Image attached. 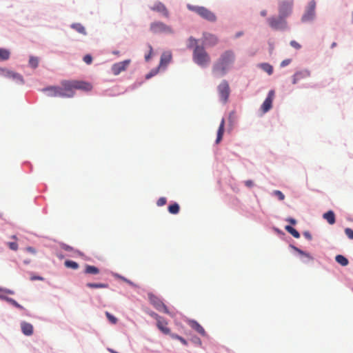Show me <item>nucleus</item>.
Masks as SVG:
<instances>
[{
    "instance_id": "obj_23",
    "label": "nucleus",
    "mask_w": 353,
    "mask_h": 353,
    "mask_svg": "<svg viewBox=\"0 0 353 353\" xmlns=\"http://www.w3.org/2000/svg\"><path fill=\"white\" fill-rule=\"evenodd\" d=\"M172 59V53L170 52H165L161 57L160 65H166Z\"/></svg>"
},
{
    "instance_id": "obj_25",
    "label": "nucleus",
    "mask_w": 353,
    "mask_h": 353,
    "mask_svg": "<svg viewBox=\"0 0 353 353\" xmlns=\"http://www.w3.org/2000/svg\"><path fill=\"white\" fill-rule=\"evenodd\" d=\"M336 261L342 266H346L349 263L348 259L341 254H338L335 257Z\"/></svg>"
},
{
    "instance_id": "obj_47",
    "label": "nucleus",
    "mask_w": 353,
    "mask_h": 353,
    "mask_svg": "<svg viewBox=\"0 0 353 353\" xmlns=\"http://www.w3.org/2000/svg\"><path fill=\"white\" fill-rule=\"evenodd\" d=\"M290 63H291V59H285V60H283V61L281 63V67H282V68L285 67V66H287L288 65H289Z\"/></svg>"
},
{
    "instance_id": "obj_20",
    "label": "nucleus",
    "mask_w": 353,
    "mask_h": 353,
    "mask_svg": "<svg viewBox=\"0 0 353 353\" xmlns=\"http://www.w3.org/2000/svg\"><path fill=\"white\" fill-rule=\"evenodd\" d=\"M189 325L201 335L203 336L207 335L204 328L197 321L194 320L190 321Z\"/></svg>"
},
{
    "instance_id": "obj_33",
    "label": "nucleus",
    "mask_w": 353,
    "mask_h": 353,
    "mask_svg": "<svg viewBox=\"0 0 353 353\" xmlns=\"http://www.w3.org/2000/svg\"><path fill=\"white\" fill-rule=\"evenodd\" d=\"M293 248L294 249V250L296 252H297L299 254L302 255V256H305L306 258H307L309 260H313V258L312 256L309 254V253H306L305 252H303V250H300L299 248H296V247H293Z\"/></svg>"
},
{
    "instance_id": "obj_10",
    "label": "nucleus",
    "mask_w": 353,
    "mask_h": 353,
    "mask_svg": "<svg viewBox=\"0 0 353 353\" xmlns=\"http://www.w3.org/2000/svg\"><path fill=\"white\" fill-rule=\"evenodd\" d=\"M0 76L12 79L15 81L17 83L23 84L24 83V80L23 77L17 72H14L12 70H8L6 68H0Z\"/></svg>"
},
{
    "instance_id": "obj_55",
    "label": "nucleus",
    "mask_w": 353,
    "mask_h": 353,
    "mask_svg": "<svg viewBox=\"0 0 353 353\" xmlns=\"http://www.w3.org/2000/svg\"><path fill=\"white\" fill-rule=\"evenodd\" d=\"M155 73H156V72H154V73L150 72V73L146 75V79H150V77H152V76H154Z\"/></svg>"
},
{
    "instance_id": "obj_9",
    "label": "nucleus",
    "mask_w": 353,
    "mask_h": 353,
    "mask_svg": "<svg viewBox=\"0 0 353 353\" xmlns=\"http://www.w3.org/2000/svg\"><path fill=\"white\" fill-rule=\"evenodd\" d=\"M270 26L274 30H283L287 26V23L285 18L281 16L278 17H270L268 19Z\"/></svg>"
},
{
    "instance_id": "obj_21",
    "label": "nucleus",
    "mask_w": 353,
    "mask_h": 353,
    "mask_svg": "<svg viewBox=\"0 0 353 353\" xmlns=\"http://www.w3.org/2000/svg\"><path fill=\"white\" fill-rule=\"evenodd\" d=\"M224 129H225V119H222L220 125L218 129V132H217V137L216 139V144L219 143L220 141L222 140L223 135L224 133Z\"/></svg>"
},
{
    "instance_id": "obj_35",
    "label": "nucleus",
    "mask_w": 353,
    "mask_h": 353,
    "mask_svg": "<svg viewBox=\"0 0 353 353\" xmlns=\"http://www.w3.org/2000/svg\"><path fill=\"white\" fill-rule=\"evenodd\" d=\"M6 301L10 303L13 306L20 309V310H24V307L19 304L15 300H14L12 298H6Z\"/></svg>"
},
{
    "instance_id": "obj_54",
    "label": "nucleus",
    "mask_w": 353,
    "mask_h": 353,
    "mask_svg": "<svg viewBox=\"0 0 353 353\" xmlns=\"http://www.w3.org/2000/svg\"><path fill=\"white\" fill-rule=\"evenodd\" d=\"M182 344H183L184 345H188V342L185 339H184L183 337H181L179 340Z\"/></svg>"
},
{
    "instance_id": "obj_22",
    "label": "nucleus",
    "mask_w": 353,
    "mask_h": 353,
    "mask_svg": "<svg viewBox=\"0 0 353 353\" xmlns=\"http://www.w3.org/2000/svg\"><path fill=\"white\" fill-rule=\"evenodd\" d=\"M323 217L327 221L329 224L333 225L335 223V214L333 211L329 210L328 212L324 213L323 214Z\"/></svg>"
},
{
    "instance_id": "obj_48",
    "label": "nucleus",
    "mask_w": 353,
    "mask_h": 353,
    "mask_svg": "<svg viewBox=\"0 0 353 353\" xmlns=\"http://www.w3.org/2000/svg\"><path fill=\"white\" fill-rule=\"evenodd\" d=\"M245 185L248 188H252L254 185V182L252 180H247L245 181Z\"/></svg>"
},
{
    "instance_id": "obj_44",
    "label": "nucleus",
    "mask_w": 353,
    "mask_h": 353,
    "mask_svg": "<svg viewBox=\"0 0 353 353\" xmlns=\"http://www.w3.org/2000/svg\"><path fill=\"white\" fill-rule=\"evenodd\" d=\"M9 248L12 250H17L18 249V244L16 242H9L8 243Z\"/></svg>"
},
{
    "instance_id": "obj_24",
    "label": "nucleus",
    "mask_w": 353,
    "mask_h": 353,
    "mask_svg": "<svg viewBox=\"0 0 353 353\" xmlns=\"http://www.w3.org/2000/svg\"><path fill=\"white\" fill-rule=\"evenodd\" d=\"M99 269L95 266L86 265L84 272L88 274H97L99 273Z\"/></svg>"
},
{
    "instance_id": "obj_46",
    "label": "nucleus",
    "mask_w": 353,
    "mask_h": 353,
    "mask_svg": "<svg viewBox=\"0 0 353 353\" xmlns=\"http://www.w3.org/2000/svg\"><path fill=\"white\" fill-rule=\"evenodd\" d=\"M290 46L297 50L300 49L301 46L296 41H291Z\"/></svg>"
},
{
    "instance_id": "obj_27",
    "label": "nucleus",
    "mask_w": 353,
    "mask_h": 353,
    "mask_svg": "<svg viewBox=\"0 0 353 353\" xmlns=\"http://www.w3.org/2000/svg\"><path fill=\"white\" fill-rule=\"evenodd\" d=\"M285 229L286 231H288L290 234H292L294 238H299L300 237V234L299 232L295 230L294 228H292V226L290 225H286L285 227Z\"/></svg>"
},
{
    "instance_id": "obj_52",
    "label": "nucleus",
    "mask_w": 353,
    "mask_h": 353,
    "mask_svg": "<svg viewBox=\"0 0 353 353\" xmlns=\"http://www.w3.org/2000/svg\"><path fill=\"white\" fill-rule=\"evenodd\" d=\"M286 221L292 225H295L296 223V221L293 218H288Z\"/></svg>"
},
{
    "instance_id": "obj_32",
    "label": "nucleus",
    "mask_w": 353,
    "mask_h": 353,
    "mask_svg": "<svg viewBox=\"0 0 353 353\" xmlns=\"http://www.w3.org/2000/svg\"><path fill=\"white\" fill-rule=\"evenodd\" d=\"M64 265L66 268L73 270H77L79 268V264L77 262L70 260L65 261Z\"/></svg>"
},
{
    "instance_id": "obj_16",
    "label": "nucleus",
    "mask_w": 353,
    "mask_h": 353,
    "mask_svg": "<svg viewBox=\"0 0 353 353\" xmlns=\"http://www.w3.org/2000/svg\"><path fill=\"white\" fill-rule=\"evenodd\" d=\"M151 10L161 13L165 17H169V12L165 5L161 2H157L151 7Z\"/></svg>"
},
{
    "instance_id": "obj_6",
    "label": "nucleus",
    "mask_w": 353,
    "mask_h": 353,
    "mask_svg": "<svg viewBox=\"0 0 353 353\" xmlns=\"http://www.w3.org/2000/svg\"><path fill=\"white\" fill-rule=\"evenodd\" d=\"M218 92L221 100L227 103L230 93V88L228 82L223 80L217 87Z\"/></svg>"
},
{
    "instance_id": "obj_28",
    "label": "nucleus",
    "mask_w": 353,
    "mask_h": 353,
    "mask_svg": "<svg viewBox=\"0 0 353 353\" xmlns=\"http://www.w3.org/2000/svg\"><path fill=\"white\" fill-rule=\"evenodd\" d=\"M10 53L9 50L4 48H0V60H8L10 58Z\"/></svg>"
},
{
    "instance_id": "obj_30",
    "label": "nucleus",
    "mask_w": 353,
    "mask_h": 353,
    "mask_svg": "<svg viewBox=\"0 0 353 353\" xmlns=\"http://www.w3.org/2000/svg\"><path fill=\"white\" fill-rule=\"evenodd\" d=\"M87 287L90 288H108V284L107 283H88L86 284Z\"/></svg>"
},
{
    "instance_id": "obj_37",
    "label": "nucleus",
    "mask_w": 353,
    "mask_h": 353,
    "mask_svg": "<svg viewBox=\"0 0 353 353\" xmlns=\"http://www.w3.org/2000/svg\"><path fill=\"white\" fill-rule=\"evenodd\" d=\"M272 194L277 196L280 201H283L285 199V195L280 190H274Z\"/></svg>"
},
{
    "instance_id": "obj_43",
    "label": "nucleus",
    "mask_w": 353,
    "mask_h": 353,
    "mask_svg": "<svg viewBox=\"0 0 353 353\" xmlns=\"http://www.w3.org/2000/svg\"><path fill=\"white\" fill-rule=\"evenodd\" d=\"M167 202V200L165 197H161L158 199L157 204L158 206H163Z\"/></svg>"
},
{
    "instance_id": "obj_60",
    "label": "nucleus",
    "mask_w": 353,
    "mask_h": 353,
    "mask_svg": "<svg viewBox=\"0 0 353 353\" xmlns=\"http://www.w3.org/2000/svg\"><path fill=\"white\" fill-rule=\"evenodd\" d=\"M8 293L10 294H12L14 292L11 290H8L7 291Z\"/></svg>"
},
{
    "instance_id": "obj_8",
    "label": "nucleus",
    "mask_w": 353,
    "mask_h": 353,
    "mask_svg": "<svg viewBox=\"0 0 353 353\" xmlns=\"http://www.w3.org/2000/svg\"><path fill=\"white\" fill-rule=\"evenodd\" d=\"M148 299L150 303L159 311L163 312L164 313L169 314V311L166 305L163 301L156 295L149 293Z\"/></svg>"
},
{
    "instance_id": "obj_1",
    "label": "nucleus",
    "mask_w": 353,
    "mask_h": 353,
    "mask_svg": "<svg viewBox=\"0 0 353 353\" xmlns=\"http://www.w3.org/2000/svg\"><path fill=\"white\" fill-rule=\"evenodd\" d=\"M234 51L229 50L223 52L212 66V72L217 77L224 76L235 61Z\"/></svg>"
},
{
    "instance_id": "obj_36",
    "label": "nucleus",
    "mask_w": 353,
    "mask_h": 353,
    "mask_svg": "<svg viewBox=\"0 0 353 353\" xmlns=\"http://www.w3.org/2000/svg\"><path fill=\"white\" fill-rule=\"evenodd\" d=\"M105 316L111 323L116 324L117 323V319L110 312H105Z\"/></svg>"
},
{
    "instance_id": "obj_5",
    "label": "nucleus",
    "mask_w": 353,
    "mask_h": 353,
    "mask_svg": "<svg viewBox=\"0 0 353 353\" xmlns=\"http://www.w3.org/2000/svg\"><path fill=\"white\" fill-rule=\"evenodd\" d=\"M150 31L154 34H172L174 33L173 29L161 21H154L150 24Z\"/></svg>"
},
{
    "instance_id": "obj_57",
    "label": "nucleus",
    "mask_w": 353,
    "mask_h": 353,
    "mask_svg": "<svg viewBox=\"0 0 353 353\" xmlns=\"http://www.w3.org/2000/svg\"><path fill=\"white\" fill-rule=\"evenodd\" d=\"M27 250L30 252H34V249L31 247L28 248Z\"/></svg>"
},
{
    "instance_id": "obj_4",
    "label": "nucleus",
    "mask_w": 353,
    "mask_h": 353,
    "mask_svg": "<svg viewBox=\"0 0 353 353\" xmlns=\"http://www.w3.org/2000/svg\"><path fill=\"white\" fill-rule=\"evenodd\" d=\"M188 8L190 10L196 12L201 17H202L203 19H204L208 21L214 22L216 20V17L215 14L205 7L196 6H192V5L188 4Z\"/></svg>"
},
{
    "instance_id": "obj_45",
    "label": "nucleus",
    "mask_w": 353,
    "mask_h": 353,
    "mask_svg": "<svg viewBox=\"0 0 353 353\" xmlns=\"http://www.w3.org/2000/svg\"><path fill=\"white\" fill-rule=\"evenodd\" d=\"M148 48H149V53H148V54H146L145 56V59L146 61L150 60V59L151 57V55L152 54V46L149 44L148 45Z\"/></svg>"
},
{
    "instance_id": "obj_12",
    "label": "nucleus",
    "mask_w": 353,
    "mask_h": 353,
    "mask_svg": "<svg viewBox=\"0 0 353 353\" xmlns=\"http://www.w3.org/2000/svg\"><path fill=\"white\" fill-rule=\"evenodd\" d=\"M131 63L130 59H126L125 61L116 63L112 65L111 70L114 75H118L121 72H124L127 70Z\"/></svg>"
},
{
    "instance_id": "obj_34",
    "label": "nucleus",
    "mask_w": 353,
    "mask_h": 353,
    "mask_svg": "<svg viewBox=\"0 0 353 353\" xmlns=\"http://www.w3.org/2000/svg\"><path fill=\"white\" fill-rule=\"evenodd\" d=\"M29 64L32 68H36L39 64L38 59L34 57H30V58L29 59Z\"/></svg>"
},
{
    "instance_id": "obj_53",
    "label": "nucleus",
    "mask_w": 353,
    "mask_h": 353,
    "mask_svg": "<svg viewBox=\"0 0 353 353\" xmlns=\"http://www.w3.org/2000/svg\"><path fill=\"white\" fill-rule=\"evenodd\" d=\"M170 335V336L172 337V339H177V340H179V339L181 337L176 334H169Z\"/></svg>"
},
{
    "instance_id": "obj_11",
    "label": "nucleus",
    "mask_w": 353,
    "mask_h": 353,
    "mask_svg": "<svg viewBox=\"0 0 353 353\" xmlns=\"http://www.w3.org/2000/svg\"><path fill=\"white\" fill-rule=\"evenodd\" d=\"M316 2L311 0L307 6L305 12L303 15L301 20L303 22H307L314 19L315 17Z\"/></svg>"
},
{
    "instance_id": "obj_19",
    "label": "nucleus",
    "mask_w": 353,
    "mask_h": 353,
    "mask_svg": "<svg viewBox=\"0 0 353 353\" xmlns=\"http://www.w3.org/2000/svg\"><path fill=\"white\" fill-rule=\"evenodd\" d=\"M21 331L26 336H31L33 334V326L30 323L23 321L21 323Z\"/></svg>"
},
{
    "instance_id": "obj_14",
    "label": "nucleus",
    "mask_w": 353,
    "mask_h": 353,
    "mask_svg": "<svg viewBox=\"0 0 353 353\" xmlns=\"http://www.w3.org/2000/svg\"><path fill=\"white\" fill-rule=\"evenodd\" d=\"M44 90L49 92L48 96L50 97H59L65 98L64 92H63V89L61 86H51L48 88H46Z\"/></svg>"
},
{
    "instance_id": "obj_13",
    "label": "nucleus",
    "mask_w": 353,
    "mask_h": 353,
    "mask_svg": "<svg viewBox=\"0 0 353 353\" xmlns=\"http://www.w3.org/2000/svg\"><path fill=\"white\" fill-rule=\"evenodd\" d=\"M274 96L275 92L274 90L269 91L268 97H266L261 107V109L263 113L268 112L272 108Z\"/></svg>"
},
{
    "instance_id": "obj_40",
    "label": "nucleus",
    "mask_w": 353,
    "mask_h": 353,
    "mask_svg": "<svg viewBox=\"0 0 353 353\" xmlns=\"http://www.w3.org/2000/svg\"><path fill=\"white\" fill-rule=\"evenodd\" d=\"M345 233L349 239H353V230H352L351 228H345Z\"/></svg>"
},
{
    "instance_id": "obj_39",
    "label": "nucleus",
    "mask_w": 353,
    "mask_h": 353,
    "mask_svg": "<svg viewBox=\"0 0 353 353\" xmlns=\"http://www.w3.org/2000/svg\"><path fill=\"white\" fill-rule=\"evenodd\" d=\"M191 341L194 344H195L196 345L199 346V347H201V345H202V342H201V339L199 337H197V336L192 337L191 339Z\"/></svg>"
},
{
    "instance_id": "obj_17",
    "label": "nucleus",
    "mask_w": 353,
    "mask_h": 353,
    "mask_svg": "<svg viewBox=\"0 0 353 353\" xmlns=\"http://www.w3.org/2000/svg\"><path fill=\"white\" fill-rule=\"evenodd\" d=\"M203 43L208 46H214L218 43V39L214 34L210 33H204Z\"/></svg>"
},
{
    "instance_id": "obj_49",
    "label": "nucleus",
    "mask_w": 353,
    "mask_h": 353,
    "mask_svg": "<svg viewBox=\"0 0 353 353\" xmlns=\"http://www.w3.org/2000/svg\"><path fill=\"white\" fill-rule=\"evenodd\" d=\"M30 280L31 281H35V280H39V281H43V278L40 276H32L30 277Z\"/></svg>"
},
{
    "instance_id": "obj_18",
    "label": "nucleus",
    "mask_w": 353,
    "mask_h": 353,
    "mask_svg": "<svg viewBox=\"0 0 353 353\" xmlns=\"http://www.w3.org/2000/svg\"><path fill=\"white\" fill-rule=\"evenodd\" d=\"M168 321L163 317L157 321L158 329L165 334H170V330L168 327Z\"/></svg>"
},
{
    "instance_id": "obj_42",
    "label": "nucleus",
    "mask_w": 353,
    "mask_h": 353,
    "mask_svg": "<svg viewBox=\"0 0 353 353\" xmlns=\"http://www.w3.org/2000/svg\"><path fill=\"white\" fill-rule=\"evenodd\" d=\"M117 277L120 279H121L122 281H123L124 282L127 283L128 284L130 285L131 286H133V287H135L136 285L132 282L131 281L128 280V279L122 276H119L118 275Z\"/></svg>"
},
{
    "instance_id": "obj_3",
    "label": "nucleus",
    "mask_w": 353,
    "mask_h": 353,
    "mask_svg": "<svg viewBox=\"0 0 353 353\" xmlns=\"http://www.w3.org/2000/svg\"><path fill=\"white\" fill-rule=\"evenodd\" d=\"M192 57L194 61L200 66L205 67L210 63V57L203 46H196Z\"/></svg>"
},
{
    "instance_id": "obj_2",
    "label": "nucleus",
    "mask_w": 353,
    "mask_h": 353,
    "mask_svg": "<svg viewBox=\"0 0 353 353\" xmlns=\"http://www.w3.org/2000/svg\"><path fill=\"white\" fill-rule=\"evenodd\" d=\"M61 84L65 98L74 97L75 90L89 91L92 89L91 84L82 81H63Z\"/></svg>"
},
{
    "instance_id": "obj_31",
    "label": "nucleus",
    "mask_w": 353,
    "mask_h": 353,
    "mask_svg": "<svg viewBox=\"0 0 353 353\" xmlns=\"http://www.w3.org/2000/svg\"><path fill=\"white\" fill-rule=\"evenodd\" d=\"M179 209H180L179 205L176 203L170 205L168 207L169 212L171 214H178L179 212Z\"/></svg>"
},
{
    "instance_id": "obj_59",
    "label": "nucleus",
    "mask_w": 353,
    "mask_h": 353,
    "mask_svg": "<svg viewBox=\"0 0 353 353\" xmlns=\"http://www.w3.org/2000/svg\"><path fill=\"white\" fill-rule=\"evenodd\" d=\"M336 42H333V43H332V45H331V48H334V47H336Z\"/></svg>"
},
{
    "instance_id": "obj_38",
    "label": "nucleus",
    "mask_w": 353,
    "mask_h": 353,
    "mask_svg": "<svg viewBox=\"0 0 353 353\" xmlns=\"http://www.w3.org/2000/svg\"><path fill=\"white\" fill-rule=\"evenodd\" d=\"M189 43H188V48H192L194 46V48L198 46L197 45V40L195 39L193 37H190L189 38V40H188Z\"/></svg>"
},
{
    "instance_id": "obj_15",
    "label": "nucleus",
    "mask_w": 353,
    "mask_h": 353,
    "mask_svg": "<svg viewBox=\"0 0 353 353\" xmlns=\"http://www.w3.org/2000/svg\"><path fill=\"white\" fill-rule=\"evenodd\" d=\"M310 76V72L308 70H303L296 72L292 77V83L296 84L299 81L306 79Z\"/></svg>"
},
{
    "instance_id": "obj_58",
    "label": "nucleus",
    "mask_w": 353,
    "mask_h": 353,
    "mask_svg": "<svg viewBox=\"0 0 353 353\" xmlns=\"http://www.w3.org/2000/svg\"><path fill=\"white\" fill-rule=\"evenodd\" d=\"M242 34H243V33L241 32H239L236 33V37H239L241 36Z\"/></svg>"
},
{
    "instance_id": "obj_61",
    "label": "nucleus",
    "mask_w": 353,
    "mask_h": 353,
    "mask_svg": "<svg viewBox=\"0 0 353 353\" xmlns=\"http://www.w3.org/2000/svg\"><path fill=\"white\" fill-rule=\"evenodd\" d=\"M115 54H119V52H114Z\"/></svg>"
},
{
    "instance_id": "obj_7",
    "label": "nucleus",
    "mask_w": 353,
    "mask_h": 353,
    "mask_svg": "<svg viewBox=\"0 0 353 353\" xmlns=\"http://www.w3.org/2000/svg\"><path fill=\"white\" fill-rule=\"evenodd\" d=\"M293 1L285 0L279 3V14L283 18L288 17L292 12Z\"/></svg>"
},
{
    "instance_id": "obj_26",
    "label": "nucleus",
    "mask_w": 353,
    "mask_h": 353,
    "mask_svg": "<svg viewBox=\"0 0 353 353\" xmlns=\"http://www.w3.org/2000/svg\"><path fill=\"white\" fill-rule=\"evenodd\" d=\"M71 28L82 34H86L85 29L81 23H72Z\"/></svg>"
},
{
    "instance_id": "obj_41",
    "label": "nucleus",
    "mask_w": 353,
    "mask_h": 353,
    "mask_svg": "<svg viewBox=\"0 0 353 353\" xmlns=\"http://www.w3.org/2000/svg\"><path fill=\"white\" fill-rule=\"evenodd\" d=\"M83 61L87 64H91L92 61V57L90 54H86L83 57Z\"/></svg>"
},
{
    "instance_id": "obj_56",
    "label": "nucleus",
    "mask_w": 353,
    "mask_h": 353,
    "mask_svg": "<svg viewBox=\"0 0 353 353\" xmlns=\"http://www.w3.org/2000/svg\"><path fill=\"white\" fill-rule=\"evenodd\" d=\"M261 15L263 16V17H265L267 15V11L266 10H262L261 12Z\"/></svg>"
},
{
    "instance_id": "obj_29",
    "label": "nucleus",
    "mask_w": 353,
    "mask_h": 353,
    "mask_svg": "<svg viewBox=\"0 0 353 353\" xmlns=\"http://www.w3.org/2000/svg\"><path fill=\"white\" fill-rule=\"evenodd\" d=\"M261 68L267 72L269 75L273 73V68L271 65L267 63H261L260 65Z\"/></svg>"
},
{
    "instance_id": "obj_51",
    "label": "nucleus",
    "mask_w": 353,
    "mask_h": 353,
    "mask_svg": "<svg viewBox=\"0 0 353 353\" xmlns=\"http://www.w3.org/2000/svg\"><path fill=\"white\" fill-rule=\"evenodd\" d=\"M303 235L308 240H312V235L310 234V233L309 232H305L303 233Z\"/></svg>"
},
{
    "instance_id": "obj_50",
    "label": "nucleus",
    "mask_w": 353,
    "mask_h": 353,
    "mask_svg": "<svg viewBox=\"0 0 353 353\" xmlns=\"http://www.w3.org/2000/svg\"><path fill=\"white\" fill-rule=\"evenodd\" d=\"M150 316H152V317H154V318L157 320V321L159 319H161V316H160L159 314H157V313H155V312H151V313H150Z\"/></svg>"
}]
</instances>
